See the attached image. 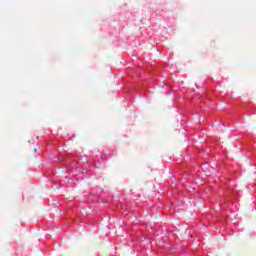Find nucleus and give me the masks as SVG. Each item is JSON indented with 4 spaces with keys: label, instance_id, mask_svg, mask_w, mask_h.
Listing matches in <instances>:
<instances>
[{
    "label": "nucleus",
    "instance_id": "1",
    "mask_svg": "<svg viewBox=\"0 0 256 256\" xmlns=\"http://www.w3.org/2000/svg\"><path fill=\"white\" fill-rule=\"evenodd\" d=\"M34 153H37V149H34Z\"/></svg>",
    "mask_w": 256,
    "mask_h": 256
}]
</instances>
